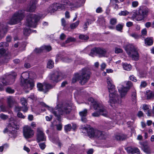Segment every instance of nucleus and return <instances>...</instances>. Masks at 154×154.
<instances>
[{
  "instance_id": "obj_20",
  "label": "nucleus",
  "mask_w": 154,
  "mask_h": 154,
  "mask_svg": "<svg viewBox=\"0 0 154 154\" xmlns=\"http://www.w3.org/2000/svg\"><path fill=\"white\" fill-rule=\"evenodd\" d=\"M82 130L83 131H85L87 133L88 137L90 138H93L94 137V132L95 130L91 128H84Z\"/></svg>"
},
{
  "instance_id": "obj_42",
  "label": "nucleus",
  "mask_w": 154,
  "mask_h": 154,
  "mask_svg": "<svg viewBox=\"0 0 154 154\" xmlns=\"http://www.w3.org/2000/svg\"><path fill=\"white\" fill-rule=\"evenodd\" d=\"M79 21H78L76 22L73 23L70 25V27L72 29H73L75 28L79 25Z\"/></svg>"
},
{
  "instance_id": "obj_10",
  "label": "nucleus",
  "mask_w": 154,
  "mask_h": 154,
  "mask_svg": "<svg viewBox=\"0 0 154 154\" xmlns=\"http://www.w3.org/2000/svg\"><path fill=\"white\" fill-rule=\"evenodd\" d=\"M126 87L119 85L118 86L119 92L122 98L125 97L129 89L132 86V83L131 82L128 81L126 82Z\"/></svg>"
},
{
  "instance_id": "obj_7",
  "label": "nucleus",
  "mask_w": 154,
  "mask_h": 154,
  "mask_svg": "<svg viewBox=\"0 0 154 154\" xmlns=\"http://www.w3.org/2000/svg\"><path fill=\"white\" fill-rule=\"evenodd\" d=\"M24 10H21L15 12L8 22V24L10 25H14L20 22L24 17Z\"/></svg>"
},
{
  "instance_id": "obj_28",
  "label": "nucleus",
  "mask_w": 154,
  "mask_h": 154,
  "mask_svg": "<svg viewBox=\"0 0 154 154\" xmlns=\"http://www.w3.org/2000/svg\"><path fill=\"white\" fill-rule=\"evenodd\" d=\"M127 151L131 154H140V152L138 148H128L127 149Z\"/></svg>"
},
{
  "instance_id": "obj_50",
  "label": "nucleus",
  "mask_w": 154,
  "mask_h": 154,
  "mask_svg": "<svg viewBox=\"0 0 154 154\" xmlns=\"http://www.w3.org/2000/svg\"><path fill=\"white\" fill-rule=\"evenodd\" d=\"M6 91L9 94H13L14 92V90L12 89L11 88L8 87L6 89Z\"/></svg>"
},
{
  "instance_id": "obj_25",
  "label": "nucleus",
  "mask_w": 154,
  "mask_h": 154,
  "mask_svg": "<svg viewBox=\"0 0 154 154\" xmlns=\"http://www.w3.org/2000/svg\"><path fill=\"white\" fill-rule=\"evenodd\" d=\"M7 32L6 27H4L3 25L0 23V40L3 37Z\"/></svg>"
},
{
  "instance_id": "obj_48",
  "label": "nucleus",
  "mask_w": 154,
  "mask_h": 154,
  "mask_svg": "<svg viewBox=\"0 0 154 154\" xmlns=\"http://www.w3.org/2000/svg\"><path fill=\"white\" fill-rule=\"evenodd\" d=\"M0 54L1 56H5L6 55V50L3 48L0 49Z\"/></svg>"
},
{
  "instance_id": "obj_44",
  "label": "nucleus",
  "mask_w": 154,
  "mask_h": 154,
  "mask_svg": "<svg viewBox=\"0 0 154 154\" xmlns=\"http://www.w3.org/2000/svg\"><path fill=\"white\" fill-rule=\"evenodd\" d=\"M75 40V39L74 38L70 37L67 38L65 41V43H68L70 42H74Z\"/></svg>"
},
{
  "instance_id": "obj_4",
  "label": "nucleus",
  "mask_w": 154,
  "mask_h": 154,
  "mask_svg": "<svg viewBox=\"0 0 154 154\" xmlns=\"http://www.w3.org/2000/svg\"><path fill=\"white\" fill-rule=\"evenodd\" d=\"M29 73L28 72L23 73L21 75L22 79H21V82L24 88L31 90L34 86V83L32 79H27L29 78Z\"/></svg>"
},
{
  "instance_id": "obj_52",
  "label": "nucleus",
  "mask_w": 154,
  "mask_h": 154,
  "mask_svg": "<svg viewBox=\"0 0 154 154\" xmlns=\"http://www.w3.org/2000/svg\"><path fill=\"white\" fill-rule=\"evenodd\" d=\"M0 118L2 119L5 120L7 119L8 118V116L3 113H1L0 115Z\"/></svg>"
},
{
  "instance_id": "obj_53",
  "label": "nucleus",
  "mask_w": 154,
  "mask_h": 154,
  "mask_svg": "<svg viewBox=\"0 0 154 154\" xmlns=\"http://www.w3.org/2000/svg\"><path fill=\"white\" fill-rule=\"evenodd\" d=\"M42 86L43 85L41 83H38L37 84V87L38 90L39 91H42Z\"/></svg>"
},
{
  "instance_id": "obj_35",
  "label": "nucleus",
  "mask_w": 154,
  "mask_h": 154,
  "mask_svg": "<svg viewBox=\"0 0 154 154\" xmlns=\"http://www.w3.org/2000/svg\"><path fill=\"white\" fill-rule=\"evenodd\" d=\"M23 34L26 36H29L32 32L31 30L29 28H25L23 30Z\"/></svg>"
},
{
  "instance_id": "obj_47",
  "label": "nucleus",
  "mask_w": 154,
  "mask_h": 154,
  "mask_svg": "<svg viewBox=\"0 0 154 154\" xmlns=\"http://www.w3.org/2000/svg\"><path fill=\"white\" fill-rule=\"evenodd\" d=\"M110 24L115 25L117 23V20L116 18H112L110 19Z\"/></svg>"
},
{
  "instance_id": "obj_21",
  "label": "nucleus",
  "mask_w": 154,
  "mask_h": 154,
  "mask_svg": "<svg viewBox=\"0 0 154 154\" xmlns=\"http://www.w3.org/2000/svg\"><path fill=\"white\" fill-rule=\"evenodd\" d=\"M107 82L109 91H114L115 90V86L113 84L112 80L109 77L107 78Z\"/></svg>"
},
{
  "instance_id": "obj_30",
  "label": "nucleus",
  "mask_w": 154,
  "mask_h": 154,
  "mask_svg": "<svg viewBox=\"0 0 154 154\" xmlns=\"http://www.w3.org/2000/svg\"><path fill=\"white\" fill-rule=\"evenodd\" d=\"M150 108V106L148 105L144 104L142 108L145 112L147 113L148 116H149Z\"/></svg>"
},
{
  "instance_id": "obj_23",
  "label": "nucleus",
  "mask_w": 154,
  "mask_h": 154,
  "mask_svg": "<svg viewBox=\"0 0 154 154\" xmlns=\"http://www.w3.org/2000/svg\"><path fill=\"white\" fill-rule=\"evenodd\" d=\"M63 53L59 54L57 55L56 56V62H58L59 60H61L63 61L69 63L70 62L71 60L68 58H65L64 57Z\"/></svg>"
},
{
  "instance_id": "obj_60",
  "label": "nucleus",
  "mask_w": 154,
  "mask_h": 154,
  "mask_svg": "<svg viewBox=\"0 0 154 154\" xmlns=\"http://www.w3.org/2000/svg\"><path fill=\"white\" fill-rule=\"evenodd\" d=\"M147 85V84L145 81H143L141 82L140 85L141 88H145Z\"/></svg>"
},
{
  "instance_id": "obj_59",
  "label": "nucleus",
  "mask_w": 154,
  "mask_h": 154,
  "mask_svg": "<svg viewBox=\"0 0 154 154\" xmlns=\"http://www.w3.org/2000/svg\"><path fill=\"white\" fill-rule=\"evenodd\" d=\"M138 5V2L137 1H134L132 2V6L133 7H137Z\"/></svg>"
},
{
  "instance_id": "obj_13",
  "label": "nucleus",
  "mask_w": 154,
  "mask_h": 154,
  "mask_svg": "<svg viewBox=\"0 0 154 154\" xmlns=\"http://www.w3.org/2000/svg\"><path fill=\"white\" fill-rule=\"evenodd\" d=\"M17 127L13 122L10 123L3 131L4 133L14 134L16 133V129L17 130Z\"/></svg>"
},
{
  "instance_id": "obj_49",
  "label": "nucleus",
  "mask_w": 154,
  "mask_h": 154,
  "mask_svg": "<svg viewBox=\"0 0 154 154\" xmlns=\"http://www.w3.org/2000/svg\"><path fill=\"white\" fill-rule=\"evenodd\" d=\"M17 75L16 73L14 72H12L11 74L9 76L10 77H11L12 79V82H14V79L16 77Z\"/></svg>"
},
{
  "instance_id": "obj_19",
  "label": "nucleus",
  "mask_w": 154,
  "mask_h": 154,
  "mask_svg": "<svg viewBox=\"0 0 154 154\" xmlns=\"http://www.w3.org/2000/svg\"><path fill=\"white\" fill-rule=\"evenodd\" d=\"M51 49V47L50 46L44 45L42 46L39 48H36L34 50V51L36 53H41L44 50H46L47 51H49Z\"/></svg>"
},
{
  "instance_id": "obj_9",
  "label": "nucleus",
  "mask_w": 154,
  "mask_h": 154,
  "mask_svg": "<svg viewBox=\"0 0 154 154\" xmlns=\"http://www.w3.org/2000/svg\"><path fill=\"white\" fill-rule=\"evenodd\" d=\"M109 92V102L110 103V105L113 106L112 104H113L120 103L121 102V100L119 99V97L117 91L115 90L114 91H111Z\"/></svg>"
},
{
  "instance_id": "obj_17",
  "label": "nucleus",
  "mask_w": 154,
  "mask_h": 154,
  "mask_svg": "<svg viewBox=\"0 0 154 154\" xmlns=\"http://www.w3.org/2000/svg\"><path fill=\"white\" fill-rule=\"evenodd\" d=\"M60 74V73L57 71H56L54 73L51 74L49 76L50 80L51 82H58L59 81L58 79Z\"/></svg>"
},
{
  "instance_id": "obj_15",
  "label": "nucleus",
  "mask_w": 154,
  "mask_h": 154,
  "mask_svg": "<svg viewBox=\"0 0 154 154\" xmlns=\"http://www.w3.org/2000/svg\"><path fill=\"white\" fill-rule=\"evenodd\" d=\"M36 140L38 142H39L41 141H45L46 140V136L41 128H38L37 129Z\"/></svg>"
},
{
  "instance_id": "obj_32",
  "label": "nucleus",
  "mask_w": 154,
  "mask_h": 154,
  "mask_svg": "<svg viewBox=\"0 0 154 154\" xmlns=\"http://www.w3.org/2000/svg\"><path fill=\"white\" fill-rule=\"evenodd\" d=\"M115 137L117 140H123L126 138V136L124 134H121L116 135L115 136Z\"/></svg>"
},
{
  "instance_id": "obj_26",
  "label": "nucleus",
  "mask_w": 154,
  "mask_h": 154,
  "mask_svg": "<svg viewBox=\"0 0 154 154\" xmlns=\"http://www.w3.org/2000/svg\"><path fill=\"white\" fill-rule=\"evenodd\" d=\"M16 102L13 97H9L7 98V103L9 108H11L13 107Z\"/></svg>"
},
{
  "instance_id": "obj_58",
  "label": "nucleus",
  "mask_w": 154,
  "mask_h": 154,
  "mask_svg": "<svg viewBox=\"0 0 154 154\" xmlns=\"http://www.w3.org/2000/svg\"><path fill=\"white\" fill-rule=\"evenodd\" d=\"M61 22L62 25L64 27H65L66 26V23L65 19L64 18H62L61 19Z\"/></svg>"
},
{
  "instance_id": "obj_18",
  "label": "nucleus",
  "mask_w": 154,
  "mask_h": 154,
  "mask_svg": "<svg viewBox=\"0 0 154 154\" xmlns=\"http://www.w3.org/2000/svg\"><path fill=\"white\" fill-rule=\"evenodd\" d=\"M88 113L87 110L86 109H84L83 110L80 112L79 114L81 118V121L84 123H86L87 120L86 117Z\"/></svg>"
},
{
  "instance_id": "obj_1",
  "label": "nucleus",
  "mask_w": 154,
  "mask_h": 154,
  "mask_svg": "<svg viewBox=\"0 0 154 154\" xmlns=\"http://www.w3.org/2000/svg\"><path fill=\"white\" fill-rule=\"evenodd\" d=\"M41 104L43 106L49 108L50 110L58 121L60 120V116L65 114L69 113L72 109V106L68 104L59 103L57 104L54 109L48 106L44 102L41 103Z\"/></svg>"
},
{
  "instance_id": "obj_11",
  "label": "nucleus",
  "mask_w": 154,
  "mask_h": 154,
  "mask_svg": "<svg viewBox=\"0 0 154 154\" xmlns=\"http://www.w3.org/2000/svg\"><path fill=\"white\" fill-rule=\"evenodd\" d=\"M106 53V51L105 49L99 47H95L91 50L89 55L92 57L97 56L100 57H105Z\"/></svg>"
},
{
  "instance_id": "obj_8",
  "label": "nucleus",
  "mask_w": 154,
  "mask_h": 154,
  "mask_svg": "<svg viewBox=\"0 0 154 154\" xmlns=\"http://www.w3.org/2000/svg\"><path fill=\"white\" fill-rule=\"evenodd\" d=\"M60 9L65 10L68 8L72 9L74 8H78L80 6V4L78 2H74L71 3L68 0H64L62 1L61 4H59Z\"/></svg>"
},
{
  "instance_id": "obj_6",
  "label": "nucleus",
  "mask_w": 154,
  "mask_h": 154,
  "mask_svg": "<svg viewBox=\"0 0 154 154\" xmlns=\"http://www.w3.org/2000/svg\"><path fill=\"white\" fill-rule=\"evenodd\" d=\"M42 17L41 14L36 15L33 14H29L27 17L26 25L32 27H35L37 22Z\"/></svg>"
},
{
  "instance_id": "obj_45",
  "label": "nucleus",
  "mask_w": 154,
  "mask_h": 154,
  "mask_svg": "<svg viewBox=\"0 0 154 154\" xmlns=\"http://www.w3.org/2000/svg\"><path fill=\"white\" fill-rule=\"evenodd\" d=\"M20 102L21 104H22L23 106H27V102H26V99L24 98H21L20 99Z\"/></svg>"
},
{
  "instance_id": "obj_16",
  "label": "nucleus",
  "mask_w": 154,
  "mask_h": 154,
  "mask_svg": "<svg viewBox=\"0 0 154 154\" xmlns=\"http://www.w3.org/2000/svg\"><path fill=\"white\" fill-rule=\"evenodd\" d=\"M37 2V0H31L30 5L26 9L27 11L30 12H33L35 9Z\"/></svg>"
},
{
  "instance_id": "obj_3",
  "label": "nucleus",
  "mask_w": 154,
  "mask_h": 154,
  "mask_svg": "<svg viewBox=\"0 0 154 154\" xmlns=\"http://www.w3.org/2000/svg\"><path fill=\"white\" fill-rule=\"evenodd\" d=\"M90 72L86 69H82L80 74H75L73 78V81L75 82L78 80L82 85L87 82L90 78Z\"/></svg>"
},
{
  "instance_id": "obj_46",
  "label": "nucleus",
  "mask_w": 154,
  "mask_h": 154,
  "mask_svg": "<svg viewBox=\"0 0 154 154\" xmlns=\"http://www.w3.org/2000/svg\"><path fill=\"white\" fill-rule=\"evenodd\" d=\"M79 38L80 39L83 40H87L89 38V37L88 36L84 35H80Z\"/></svg>"
},
{
  "instance_id": "obj_38",
  "label": "nucleus",
  "mask_w": 154,
  "mask_h": 154,
  "mask_svg": "<svg viewBox=\"0 0 154 154\" xmlns=\"http://www.w3.org/2000/svg\"><path fill=\"white\" fill-rule=\"evenodd\" d=\"M54 63L53 61L51 60H50L48 63L47 67L49 69L52 68L54 66Z\"/></svg>"
},
{
  "instance_id": "obj_29",
  "label": "nucleus",
  "mask_w": 154,
  "mask_h": 154,
  "mask_svg": "<svg viewBox=\"0 0 154 154\" xmlns=\"http://www.w3.org/2000/svg\"><path fill=\"white\" fill-rule=\"evenodd\" d=\"M145 44L148 46L152 45L153 44V39L152 38L148 37L145 39Z\"/></svg>"
},
{
  "instance_id": "obj_31",
  "label": "nucleus",
  "mask_w": 154,
  "mask_h": 154,
  "mask_svg": "<svg viewBox=\"0 0 154 154\" xmlns=\"http://www.w3.org/2000/svg\"><path fill=\"white\" fill-rule=\"evenodd\" d=\"M51 88V86L49 84L47 83H45L42 86V91L46 93L48 91L49 89Z\"/></svg>"
},
{
  "instance_id": "obj_34",
  "label": "nucleus",
  "mask_w": 154,
  "mask_h": 154,
  "mask_svg": "<svg viewBox=\"0 0 154 154\" xmlns=\"http://www.w3.org/2000/svg\"><path fill=\"white\" fill-rule=\"evenodd\" d=\"M131 98L133 102V103H136V102L137 100L136 93L135 91H134L132 92L131 94Z\"/></svg>"
},
{
  "instance_id": "obj_39",
  "label": "nucleus",
  "mask_w": 154,
  "mask_h": 154,
  "mask_svg": "<svg viewBox=\"0 0 154 154\" xmlns=\"http://www.w3.org/2000/svg\"><path fill=\"white\" fill-rule=\"evenodd\" d=\"M129 14V12L126 10L122 11L119 12L118 14L119 16H125Z\"/></svg>"
},
{
  "instance_id": "obj_43",
  "label": "nucleus",
  "mask_w": 154,
  "mask_h": 154,
  "mask_svg": "<svg viewBox=\"0 0 154 154\" xmlns=\"http://www.w3.org/2000/svg\"><path fill=\"white\" fill-rule=\"evenodd\" d=\"M123 27V25L121 24H118L116 26V28L117 31L122 32Z\"/></svg>"
},
{
  "instance_id": "obj_24",
  "label": "nucleus",
  "mask_w": 154,
  "mask_h": 154,
  "mask_svg": "<svg viewBox=\"0 0 154 154\" xmlns=\"http://www.w3.org/2000/svg\"><path fill=\"white\" fill-rule=\"evenodd\" d=\"M9 82L7 81L6 79L3 78H0V91H2L3 89V86L10 85L12 83Z\"/></svg>"
},
{
  "instance_id": "obj_62",
  "label": "nucleus",
  "mask_w": 154,
  "mask_h": 154,
  "mask_svg": "<svg viewBox=\"0 0 154 154\" xmlns=\"http://www.w3.org/2000/svg\"><path fill=\"white\" fill-rule=\"evenodd\" d=\"M122 52V50L120 48H115V52L116 53H120Z\"/></svg>"
},
{
  "instance_id": "obj_40",
  "label": "nucleus",
  "mask_w": 154,
  "mask_h": 154,
  "mask_svg": "<svg viewBox=\"0 0 154 154\" xmlns=\"http://www.w3.org/2000/svg\"><path fill=\"white\" fill-rule=\"evenodd\" d=\"M147 30L146 28H144L142 29L141 31V38H144L145 37V36L147 35Z\"/></svg>"
},
{
  "instance_id": "obj_5",
  "label": "nucleus",
  "mask_w": 154,
  "mask_h": 154,
  "mask_svg": "<svg viewBox=\"0 0 154 154\" xmlns=\"http://www.w3.org/2000/svg\"><path fill=\"white\" fill-rule=\"evenodd\" d=\"M125 50L128 55L131 57L132 59L134 60H137L139 57L138 53V49L134 45L129 44L125 48Z\"/></svg>"
},
{
  "instance_id": "obj_27",
  "label": "nucleus",
  "mask_w": 154,
  "mask_h": 154,
  "mask_svg": "<svg viewBox=\"0 0 154 154\" xmlns=\"http://www.w3.org/2000/svg\"><path fill=\"white\" fill-rule=\"evenodd\" d=\"M94 133V138H99L100 139H102L103 138L104 134L102 131L95 130Z\"/></svg>"
},
{
  "instance_id": "obj_56",
  "label": "nucleus",
  "mask_w": 154,
  "mask_h": 154,
  "mask_svg": "<svg viewBox=\"0 0 154 154\" xmlns=\"http://www.w3.org/2000/svg\"><path fill=\"white\" fill-rule=\"evenodd\" d=\"M17 116L20 118L24 119L25 118V116L23 115L22 113L19 112L17 113Z\"/></svg>"
},
{
  "instance_id": "obj_64",
  "label": "nucleus",
  "mask_w": 154,
  "mask_h": 154,
  "mask_svg": "<svg viewBox=\"0 0 154 154\" xmlns=\"http://www.w3.org/2000/svg\"><path fill=\"white\" fill-rule=\"evenodd\" d=\"M146 75V73L145 72H141L140 73L139 76L140 77L143 78L145 77Z\"/></svg>"
},
{
  "instance_id": "obj_37",
  "label": "nucleus",
  "mask_w": 154,
  "mask_h": 154,
  "mask_svg": "<svg viewBox=\"0 0 154 154\" xmlns=\"http://www.w3.org/2000/svg\"><path fill=\"white\" fill-rule=\"evenodd\" d=\"M154 97V94L151 91L147 92V97L148 99H150Z\"/></svg>"
},
{
  "instance_id": "obj_41",
  "label": "nucleus",
  "mask_w": 154,
  "mask_h": 154,
  "mask_svg": "<svg viewBox=\"0 0 154 154\" xmlns=\"http://www.w3.org/2000/svg\"><path fill=\"white\" fill-rule=\"evenodd\" d=\"M71 125L70 124H68L65 126L64 129L66 132L69 131H70L71 129Z\"/></svg>"
},
{
  "instance_id": "obj_51",
  "label": "nucleus",
  "mask_w": 154,
  "mask_h": 154,
  "mask_svg": "<svg viewBox=\"0 0 154 154\" xmlns=\"http://www.w3.org/2000/svg\"><path fill=\"white\" fill-rule=\"evenodd\" d=\"M8 44L6 42H1L0 43V47H6L8 46Z\"/></svg>"
},
{
  "instance_id": "obj_33",
  "label": "nucleus",
  "mask_w": 154,
  "mask_h": 154,
  "mask_svg": "<svg viewBox=\"0 0 154 154\" xmlns=\"http://www.w3.org/2000/svg\"><path fill=\"white\" fill-rule=\"evenodd\" d=\"M123 66L124 69L128 71L130 70L131 68V65L127 63H124L123 64Z\"/></svg>"
},
{
  "instance_id": "obj_14",
  "label": "nucleus",
  "mask_w": 154,
  "mask_h": 154,
  "mask_svg": "<svg viewBox=\"0 0 154 154\" xmlns=\"http://www.w3.org/2000/svg\"><path fill=\"white\" fill-rule=\"evenodd\" d=\"M149 11V9L146 7L141 6L139 8L138 13L139 16L143 19L148 15Z\"/></svg>"
},
{
  "instance_id": "obj_22",
  "label": "nucleus",
  "mask_w": 154,
  "mask_h": 154,
  "mask_svg": "<svg viewBox=\"0 0 154 154\" xmlns=\"http://www.w3.org/2000/svg\"><path fill=\"white\" fill-rule=\"evenodd\" d=\"M60 9L59 4L57 3H54L51 5L48 8L49 12H54L57 9Z\"/></svg>"
},
{
  "instance_id": "obj_12",
  "label": "nucleus",
  "mask_w": 154,
  "mask_h": 154,
  "mask_svg": "<svg viewBox=\"0 0 154 154\" xmlns=\"http://www.w3.org/2000/svg\"><path fill=\"white\" fill-rule=\"evenodd\" d=\"M23 136L26 139L32 137L35 134L34 130L28 125H25L23 127Z\"/></svg>"
},
{
  "instance_id": "obj_57",
  "label": "nucleus",
  "mask_w": 154,
  "mask_h": 154,
  "mask_svg": "<svg viewBox=\"0 0 154 154\" xmlns=\"http://www.w3.org/2000/svg\"><path fill=\"white\" fill-rule=\"evenodd\" d=\"M57 129V130L61 131L62 128V125L61 124H59L56 125Z\"/></svg>"
},
{
  "instance_id": "obj_36",
  "label": "nucleus",
  "mask_w": 154,
  "mask_h": 154,
  "mask_svg": "<svg viewBox=\"0 0 154 154\" xmlns=\"http://www.w3.org/2000/svg\"><path fill=\"white\" fill-rule=\"evenodd\" d=\"M143 151L146 154H149L151 153V150L149 147L145 146L143 147Z\"/></svg>"
},
{
  "instance_id": "obj_61",
  "label": "nucleus",
  "mask_w": 154,
  "mask_h": 154,
  "mask_svg": "<svg viewBox=\"0 0 154 154\" xmlns=\"http://www.w3.org/2000/svg\"><path fill=\"white\" fill-rule=\"evenodd\" d=\"M66 37V35L63 33L61 34L60 36V38L62 40H64Z\"/></svg>"
},
{
  "instance_id": "obj_55",
  "label": "nucleus",
  "mask_w": 154,
  "mask_h": 154,
  "mask_svg": "<svg viewBox=\"0 0 154 154\" xmlns=\"http://www.w3.org/2000/svg\"><path fill=\"white\" fill-rule=\"evenodd\" d=\"M39 146L41 149L42 150L44 149L46 147V145L44 143H39Z\"/></svg>"
},
{
  "instance_id": "obj_63",
  "label": "nucleus",
  "mask_w": 154,
  "mask_h": 154,
  "mask_svg": "<svg viewBox=\"0 0 154 154\" xmlns=\"http://www.w3.org/2000/svg\"><path fill=\"white\" fill-rule=\"evenodd\" d=\"M23 108V107H21L19 106H16L15 108V110L16 111H21L22 109Z\"/></svg>"
},
{
  "instance_id": "obj_2",
  "label": "nucleus",
  "mask_w": 154,
  "mask_h": 154,
  "mask_svg": "<svg viewBox=\"0 0 154 154\" xmlns=\"http://www.w3.org/2000/svg\"><path fill=\"white\" fill-rule=\"evenodd\" d=\"M88 104H90L93 107L94 109L97 111V112L93 113L92 115L94 117H98L100 115L107 117L108 113L101 102H99L95 101L92 97H90L88 99Z\"/></svg>"
},
{
  "instance_id": "obj_54",
  "label": "nucleus",
  "mask_w": 154,
  "mask_h": 154,
  "mask_svg": "<svg viewBox=\"0 0 154 154\" xmlns=\"http://www.w3.org/2000/svg\"><path fill=\"white\" fill-rule=\"evenodd\" d=\"M130 79L135 82H137V80L136 77L133 75H131L129 77Z\"/></svg>"
}]
</instances>
